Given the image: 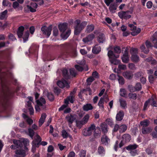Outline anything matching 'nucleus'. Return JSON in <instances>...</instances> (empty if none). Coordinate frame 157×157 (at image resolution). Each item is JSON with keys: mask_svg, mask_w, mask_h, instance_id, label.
Instances as JSON below:
<instances>
[{"mask_svg": "<svg viewBox=\"0 0 157 157\" xmlns=\"http://www.w3.org/2000/svg\"><path fill=\"white\" fill-rule=\"evenodd\" d=\"M76 115L69 114L65 117V119L70 128H72V124L76 119Z\"/></svg>", "mask_w": 157, "mask_h": 157, "instance_id": "7", "label": "nucleus"}, {"mask_svg": "<svg viewBox=\"0 0 157 157\" xmlns=\"http://www.w3.org/2000/svg\"><path fill=\"white\" fill-rule=\"evenodd\" d=\"M7 13V10H5L1 14L0 19L1 20L4 19L6 17Z\"/></svg>", "mask_w": 157, "mask_h": 157, "instance_id": "45", "label": "nucleus"}, {"mask_svg": "<svg viewBox=\"0 0 157 157\" xmlns=\"http://www.w3.org/2000/svg\"><path fill=\"white\" fill-rule=\"evenodd\" d=\"M138 146L136 144L129 145L126 147V149L129 151H132L136 150Z\"/></svg>", "mask_w": 157, "mask_h": 157, "instance_id": "31", "label": "nucleus"}, {"mask_svg": "<svg viewBox=\"0 0 157 157\" xmlns=\"http://www.w3.org/2000/svg\"><path fill=\"white\" fill-rule=\"evenodd\" d=\"M130 28L131 30L133 31L131 33V34L133 36H135L140 33L141 31L140 29L136 28V27L133 24H129L128 25Z\"/></svg>", "mask_w": 157, "mask_h": 157, "instance_id": "13", "label": "nucleus"}, {"mask_svg": "<svg viewBox=\"0 0 157 157\" xmlns=\"http://www.w3.org/2000/svg\"><path fill=\"white\" fill-rule=\"evenodd\" d=\"M108 55L109 59V61L111 63L117 65L120 63V61L116 59L119 57V55L116 56L112 51H109L108 52Z\"/></svg>", "mask_w": 157, "mask_h": 157, "instance_id": "4", "label": "nucleus"}, {"mask_svg": "<svg viewBox=\"0 0 157 157\" xmlns=\"http://www.w3.org/2000/svg\"><path fill=\"white\" fill-rule=\"evenodd\" d=\"M122 62L125 63H127L129 60L128 55V49L126 48L125 49L124 54L121 58Z\"/></svg>", "mask_w": 157, "mask_h": 157, "instance_id": "14", "label": "nucleus"}, {"mask_svg": "<svg viewBox=\"0 0 157 157\" xmlns=\"http://www.w3.org/2000/svg\"><path fill=\"white\" fill-rule=\"evenodd\" d=\"M101 47L96 45L93 48L92 52L94 54H98L101 52Z\"/></svg>", "mask_w": 157, "mask_h": 157, "instance_id": "28", "label": "nucleus"}, {"mask_svg": "<svg viewBox=\"0 0 157 157\" xmlns=\"http://www.w3.org/2000/svg\"><path fill=\"white\" fill-rule=\"evenodd\" d=\"M114 0H104V2L107 6H109L114 2Z\"/></svg>", "mask_w": 157, "mask_h": 157, "instance_id": "55", "label": "nucleus"}, {"mask_svg": "<svg viewBox=\"0 0 157 157\" xmlns=\"http://www.w3.org/2000/svg\"><path fill=\"white\" fill-rule=\"evenodd\" d=\"M62 136L63 138H67L68 136V134L65 130H63L62 132Z\"/></svg>", "mask_w": 157, "mask_h": 157, "instance_id": "58", "label": "nucleus"}, {"mask_svg": "<svg viewBox=\"0 0 157 157\" xmlns=\"http://www.w3.org/2000/svg\"><path fill=\"white\" fill-rule=\"evenodd\" d=\"M46 117V115L45 113H43L39 121V126L40 127L45 121Z\"/></svg>", "mask_w": 157, "mask_h": 157, "instance_id": "25", "label": "nucleus"}, {"mask_svg": "<svg viewBox=\"0 0 157 157\" xmlns=\"http://www.w3.org/2000/svg\"><path fill=\"white\" fill-rule=\"evenodd\" d=\"M109 6V9L110 12L112 13H115L117 7V4L115 3L111 4Z\"/></svg>", "mask_w": 157, "mask_h": 157, "instance_id": "21", "label": "nucleus"}, {"mask_svg": "<svg viewBox=\"0 0 157 157\" xmlns=\"http://www.w3.org/2000/svg\"><path fill=\"white\" fill-rule=\"evenodd\" d=\"M131 54V59L134 62H138L140 60L139 57L137 55L138 53V49L136 48H132L130 50Z\"/></svg>", "mask_w": 157, "mask_h": 157, "instance_id": "5", "label": "nucleus"}, {"mask_svg": "<svg viewBox=\"0 0 157 157\" xmlns=\"http://www.w3.org/2000/svg\"><path fill=\"white\" fill-rule=\"evenodd\" d=\"M78 63L81 65V66L77 65L75 66V67L78 71H82L83 70L85 71L88 70V68L87 66V65L84 66L85 63V61L84 60L81 62H80L79 63Z\"/></svg>", "mask_w": 157, "mask_h": 157, "instance_id": "11", "label": "nucleus"}, {"mask_svg": "<svg viewBox=\"0 0 157 157\" xmlns=\"http://www.w3.org/2000/svg\"><path fill=\"white\" fill-rule=\"evenodd\" d=\"M120 95L122 97H125L126 95V91L124 89H120Z\"/></svg>", "mask_w": 157, "mask_h": 157, "instance_id": "52", "label": "nucleus"}, {"mask_svg": "<svg viewBox=\"0 0 157 157\" xmlns=\"http://www.w3.org/2000/svg\"><path fill=\"white\" fill-rule=\"evenodd\" d=\"M41 31L44 34L46 35L47 37H48L51 34L52 30V25H50L48 27L45 26H43L41 29Z\"/></svg>", "mask_w": 157, "mask_h": 157, "instance_id": "9", "label": "nucleus"}, {"mask_svg": "<svg viewBox=\"0 0 157 157\" xmlns=\"http://www.w3.org/2000/svg\"><path fill=\"white\" fill-rule=\"evenodd\" d=\"M94 29V26L93 25H90L87 26L86 32L89 33L92 32Z\"/></svg>", "mask_w": 157, "mask_h": 157, "instance_id": "35", "label": "nucleus"}, {"mask_svg": "<svg viewBox=\"0 0 157 157\" xmlns=\"http://www.w3.org/2000/svg\"><path fill=\"white\" fill-rule=\"evenodd\" d=\"M86 151L84 150H82L80 151L79 155V157H86Z\"/></svg>", "mask_w": 157, "mask_h": 157, "instance_id": "53", "label": "nucleus"}, {"mask_svg": "<svg viewBox=\"0 0 157 157\" xmlns=\"http://www.w3.org/2000/svg\"><path fill=\"white\" fill-rule=\"evenodd\" d=\"M57 84V85L61 88L66 87V88H68L70 87L68 83L63 79L58 81Z\"/></svg>", "mask_w": 157, "mask_h": 157, "instance_id": "16", "label": "nucleus"}, {"mask_svg": "<svg viewBox=\"0 0 157 157\" xmlns=\"http://www.w3.org/2000/svg\"><path fill=\"white\" fill-rule=\"evenodd\" d=\"M24 30V27L23 26H20L18 28L17 33L19 38H21L23 35V32Z\"/></svg>", "mask_w": 157, "mask_h": 157, "instance_id": "24", "label": "nucleus"}, {"mask_svg": "<svg viewBox=\"0 0 157 157\" xmlns=\"http://www.w3.org/2000/svg\"><path fill=\"white\" fill-rule=\"evenodd\" d=\"M80 23V21L79 20H76L75 22V28L74 33L75 35H78L79 34L81 31L78 30L80 28V26L79 25Z\"/></svg>", "mask_w": 157, "mask_h": 157, "instance_id": "17", "label": "nucleus"}, {"mask_svg": "<svg viewBox=\"0 0 157 157\" xmlns=\"http://www.w3.org/2000/svg\"><path fill=\"white\" fill-rule=\"evenodd\" d=\"M127 129V126L125 124H122L120 126L119 132L123 133L125 132Z\"/></svg>", "mask_w": 157, "mask_h": 157, "instance_id": "41", "label": "nucleus"}, {"mask_svg": "<svg viewBox=\"0 0 157 157\" xmlns=\"http://www.w3.org/2000/svg\"><path fill=\"white\" fill-rule=\"evenodd\" d=\"M69 71L70 75H71L74 76H75L76 75V73L74 69L71 68L70 69Z\"/></svg>", "mask_w": 157, "mask_h": 157, "instance_id": "57", "label": "nucleus"}, {"mask_svg": "<svg viewBox=\"0 0 157 157\" xmlns=\"http://www.w3.org/2000/svg\"><path fill=\"white\" fill-rule=\"evenodd\" d=\"M135 88L136 91L141 90L142 88V86L141 84L140 83H136L135 86Z\"/></svg>", "mask_w": 157, "mask_h": 157, "instance_id": "50", "label": "nucleus"}, {"mask_svg": "<svg viewBox=\"0 0 157 157\" xmlns=\"http://www.w3.org/2000/svg\"><path fill=\"white\" fill-rule=\"evenodd\" d=\"M149 123V121L147 120H145L143 121H141L140 123V124L143 127L147 126Z\"/></svg>", "mask_w": 157, "mask_h": 157, "instance_id": "43", "label": "nucleus"}, {"mask_svg": "<svg viewBox=\"0 0 157 157\" xmlns=\"http://www.w3.org/2000/svg\"><path fill=\"white\" fill-rule=\"evenodd\" d=\"M53 35L55 36H57L58 34V30L56 27H54L53 28Z\"/></svg>", "mask_w": 157, "mask_h": 157, "instance_id": "63", "label": "nucleus"}, {"mask_svg": "<svg viewBox=\"0 0 157 157\" xmlns=\"http://www.w3.org/2000/svg\"><path fill=\"white\" fill-rule=\"evenodd\" d=\"M28 132L29 135L32 139H33L34 134V131L32 129L29 128L28 129Z\"/></svg>", "mask_w": 157, "mask_h": 157, "instance_id": "48", "label": "nucleus"}, {"mask_svg": "<svg viewBox=\"0 0 157 157\" xmlns=\"http://www.w3.org/2000/svg\"><path fill=\"white\" fill-rule=\"evenodd\" d=\"M129 98L134 100L136 99L137 98V95L136 94L129 93L128 94Z\"/></svg>", "mask_w": 157, "mask_h": 157, "instance_id": "51", "label": "nucleus"}, {"mask_svg": "<svg viewBox=\"0 0 157 157\" xmlns=\"http://www.w3.org/2000/svg\"><path fill=\"white\" fill-rule=\"evenodd\" d=\"M128 67L129 69L132 70H135L136 69L135 64L133 63H129L128 65Z\"/></svg>", "mask_w": 157, "mask_h": 157, "instance_id": "49", "label": "nucleus"}, {"mask_svg": "<svg viewBox=\"0 0 157 157\" xmlns=\"http://www.w3.org/2000/svg\"><path fill=\"white\" fill-rule=\"evenodd\" d=\"M83 109L85 111H88L93 109V107L92 105L90 104H87L84 105L83 107Z\"/></svg>", "mask_w": 157, "mask_h": 157, "instance_id": "30", "label": "nucleus"}, {"mask_svg": "<svg viewBox=\"0 0 157 157\" xmlns=\"http://www.w3.org/2000/svg\"><path fill=\"white\" fill-rule=\"evenodd\" d=\"M12 6L13 7L16 9L19 6V4L18 2L15 1L13 2Z\"/></svg>", "mask_w": 157, "mask_h": 157, "instance_id": "64", "label": "nucleus"}, {"mask_svg": "<svg viewBox=\"0 0 157 157\" xmlns=\"http://www.w3.org/2000/svg\"><path fill=\"white\" fill-rule=\"evenodd\" d=\"M98 153L101 155H103L105 154V150L104 147L101 146H99L98 148Z\"/></svg>", "mask_w": 157, "mask_h": 157, "instance_id": "38", "label": "nucleus"}, {"mask_svg": "<svg viewBox=\"0 0 157 157\" xmlns=\"http://www.w3.org/2000/svg\"><path fill=\"white\" fill-rule=\"evenodd\" d=\"M94 35L93 34H90L86 37L83 39L82 40L85 43H87L93 39L94 38Z\"/></svg>", "mask_w": 157, "mask_h": 157, "instance_id": "20", "label": "nucleus"}, {"mask_svg": "<svg viewBox=\"0 0 157 157\" xmlns=\"http://www.w3.org/2000/svg\"><path fill=\"white\" fill-rule=\"evenodd\" d=\"M101 141L102 144L107 145L110 142V140L106 136L104 135L101 137Z\"/></svg>", "mask_w": 157, "mask_h": 157, "instance_id": "29", "label": "nucleus"}, {"mask_svg": "<svg viewBox=\"0 0 157 157\" xmlns=\"http://www.w3.org/2000/svg\"><path fill=\"white\" fill-rule=\"evenodd\" d=\"M87 24V22L86 21H83L81 24L80 23L79 24L80 26V29H78V30L80 31H82V30L84 29L85 27L86 26Z\"/></svg>", "mask_w": 157, "mask_h": 157, "instance_id": "42", "label": "nucleus"}, {"mask_svg": "<svg viewBox=\"0 0 157 157\" xmlns=\"http://www.w3.org/2000/svg\"><path fill=\"white\" fill-rule=\"evenodd\" d=\"M43 94L44 96H47L49 100L50 101H52L54 99V97L52 94L48 93L47 90H46L44 91Z\"/></svg>", "mask_w": 157, "mask_h": 157, "instance_id": "22", "label": "nucleus"}, {"mask_svg": "<svg viewBox=\"0 0 157 157\" xmlns=\"http://www.w3.org/2000/svg\"><path fill=\"white\" fill-rule=\"evenodd\" d=\"M58 27L60 31L62 33L61 35L62 38L64 40L67 39L71 33L70 30H68L65 33H64L67 28V24L63 23L60 24L59 25Z\"/></svg>", "mask_w": 157, "mask_h": 157, "instance_id": "2", "label": "nucleus"}, {"mask_svg": "<svg viewBox=\"0 0 157 157\" xmlns=\"http://www.w3.org/2000/svg\"><path fill=\"white\" fill-rule=\"evenodd\" d=\"M14 145H12L10 146V148L12 149L15 150L17 148H21L23 146V143L25 147L29 144V141L27 139H24L22 141L20 140H13Z\"/></svg>", "mask_w": 157, "mask_h": 157, "instance_id": "1", "label": "nucleus"}, {"mask_svg": "<svg viewBox=\"0 0 157 157\" xmlns=\"http://www.w3.org/2000/svg\"><path fill=\"white\" fill-rule=\"evenodd\" d=\"M104 98H101L99 101L98 103V105L99 106V108L102 110H103L104 109Z\"/></svg>", "mask_w": 157, "mask_h": 157, "instance_id": "37", "label": "nucleus"}, {"mask_svg": "<svg viewBox=\"0 0 157 157\" xmlns=\"http://www.w3.org/2000/svg\"><path fill=\"white\" fill-rule=\"evenodd\" d=\"M121 106L123 108H126L127 107V104L125 100L122 98H120L119 99Z\"/></svg>", "mask_w": 157, "mask_h": 157, "instance_id": "36", "label": "nucleus"}, {"mask_svg": "<svg viewBox=\"0 0 157 157\" xmlns=\"http://www.w3.org/2000/svg\"><path fill=\"white\" fill-rule=\"evenodd\" d=\"M37 7V4L35 2L31 3L30 5H27L25 7V10L30 11L31 12H34L36 11V9Z\"/></svg>", "mask_w": 157, "mask_h": 157, "instance_id": "15", "label": "nucleus"}, {"mask_svg": "<svg viewBox=\"0 0 157 157\" xmlns=\"http://www.w3.org/2000/svg\"><path fill=\"white\" fill-rule=\"evenodd\" d=\"M2 5L4 6H7L8 5L11 6V3L6 0H4L2 2Z\"/></svg>", "mask_w": 157, "mask_h": 157, "instance_id": "56", "label": "nucleus"}, {"mask_svg": "<svg viewBox=\"0 0 157 157\" xmlns=\"http://www.w3.org/2000/svg\"><path fill=\"white\" fill-rule=\"evenodd\" d=\"M68 106V104H65L61 106L60 108L59 109V111H60L64 110Z\"/></svg>", "mask_w": 157, "mask_h": 157, "instance_id": "60", "label": "nucleus"}, {"mask_svg": "<svg viewBox=\"0 0 157 157\" xmlns=\"http://www.w3.org/2000/svg\"><path fill=\"white\" fill-rule=\"evenodd\" d=\"M140 48L142 50V51L144 52L146 54H147L149 52V49H147V48L146 49L145 45L144 44L142 45L140 47Z\"/></svg>", "mask_w": 157, "mask_h": 157, "instance_id": "46", "label": "nucleus"}, {"mask_svg": "<svg viewBox=\"0 0 157 157\" xmlns=\"http://www.w3.org/2000/svg\"><path fill=\"white\" fill-rule=\"evenodd\" d=\"M118 82L120 84L122 85L124 83V79L122 76H118Z\"/></svg>", "mask_w": 157, "mask_h": 157, "instance_id": "54", "label": "nucleus"}, {"mask_svg": "<svg viewBox=\"0 0 157 157\" xmlns=\"http://www.w3.org/2000/svg\"><path fill=\"white\" fill-rule=\"evenodd\" d=\"M15 154L17 157H24L25 155V151L22 149H17L15 151Z\"/></svg>", "mask_w": 157, "mask_h": 157, "instance_id": "19", "label": "nucleus"}, {"mask_svg": "<svg viewBox=\"0 0 157 157\" xmlns=\"http://www.w3.org/2000/svg\"><path fill=\"white\" fill-rule=\"evenodd\" d=\"M90 118V116L89 114H86L83 117L82 119L80 121H76V124L77 127H81L83 125L86 124Z\"/></svg>", "mask_w": 157, "mask_h": 157, "instance_id": "10", "label": "nucleus"}, {"mask_svg": "<svg viewBox=\"0 0 157 157\" xmlns=\"http://www.w3.org/2000/svg\"><path fill=\"white\" fill-rule=\"evenodd\" d=\"M151 40L154 44V47L157 48V34H154L151 38Z\"/></svg>", "mask_w": 157, "mask_h": 157, "instance_id": "32", "label": "nucleus"}, {"mask_svg": "<svg viewBox=\"0 0 157 157\" xmlns=\"http://www.w3.org/2000/svg\"><path fill=\"white\" fill-rule=\"evenodd\" d=\"M97 40L99 43H103L105 40V35L104 34L101 33L97 38Z\"/></svg>", "mask_w": 157, "mask_h": 157, "instance_id": "27", "label": "nucleus"}, {"mask_svg": "<svg viewBox=\"0 0 157 157\" xmlns=\"http://www.w3.org/2000/svg\"><path fill=\"white\" fill-rule=\"evenodd\" d=\"M152 129L151 128L143 127L141 129L142 133L144 134H146L149 133L151 132Z\"/></svg>", "mask_w": 157, "mask_h": 157, "instance_id": "33", "label": "nucleus"}, {"mask_svg": "<svg viewBox=\"0 0 157 157\" xmlns=\"http://www.w3.org/2000/svg\"><path fill=\"white\" fill-rule=\"evenodd\" d=\"M128 89L130 92H134L136 91L135 86L134 87L132 85H129L128 86Z\"/></svg>", "mask_w": 157, "mask_h": 157, "instance_id": "59", "label": "nucleus"}, {"mask_svg": "<svg viewBox=\"0 0 157 157\" xmlns=\"http://www.w3.org/2000/svg\"><path fill=\"white\" fill-rule=\"evenodd\" d=\"M126 66L125 65L121 64L118 65L117 70L121 71V70H124L126 69Z\"/></svg>", "mask_w": 157, "mask_h": 157, "instance_id": "47", "label": "nucleus"}, {"mask_svg": "<svg viewBox=\"0 0 157 157\" xmlns=\"http://www.w3.org/2000/svg\"><path fill=\"white\" fill-rule=\"evenodd\" d=\"M124 116V112L122 111H120L116 115V120L118 121H121L123 119Z\"/></svg>", "mask_w": 157, "mask_h": 157, "instance_id": "23", "label": "nucleus"}, {"mask_svg": "<svg viewBox=\"0 0 157 157\" xmlns=\"http://www.w3.org/2000/svg\"><path fill=\"white\" fill-rule=\"evenodd\" d=\"M36 105L35 106V109L36 111L39 112L46 108V101L44 98L41 97L39 99L36 100Z\"/></svg>", "mask_w": 157, "mask_h": 157, "instance_id": "3", "label": "nucleus"}, {"mask_svg": "<svg viewBox=\"0 0 157 157\" xmlns=\"http://www.w3.org/2000/svg\"><path fill=\"white\" fill-rule=\"evenodd\" d=\"M29 33L28 31H27L25 33V34L23 37L24 42H25L28 40L29 36Z\"/></svg>", "mask_w": 157, "mask_h": 157, "instance_id": "40", "label": "nucleus"}, {"mask_svg": "<svg viewBox=\"0 0 157 157\" xmlns=\"http://www.w3.org/2000/svg\"><path fill=\"white\" fill-rule=\"evenodd\" d=\"M132 11H121L118 13V15L121 18L127 19L131 17V16L130 14H132Z\"/></svg>", "mask_w": 157, "mask_h": 157, "instance_id": "8", "label": "nucleus"}, {"mask_svg": "<svg viewBox=\"0 0 157 157\" xmlns=\"http://www.w3.org/2000/svg\"><path fill=\"white\" fill-rule=\"evenodd\" d=\"M145 44H146V47L147 49H149V48H150L152 46L151 45L150 42L148 40H147L146 41Z\"/></svg>", "mask_w": 157, "mask_h": 157, "instance_id": "62", "label": "nucleus"}, {"mask_svg": "<svg viewBox=\"0 0 157 157\" xmlns=\"http://www.w3.org/2000/svg\"><path fill=\"white\" fill-rule=\"evenodd\" d=\"M101 130L104 133H106L108 132V126L105 123L101 124L100 126Z\"/></svg>", "mask_w": 157, "mask_h": 157, "instance_id": "34", "label": "nucleus"}, {"mask_svg": "<svg viewBox=\"0 0 157 157\" xmlns=\"http://www.w3.org/2000/svg\"><path fill=\"white\" fill-rule=\"evenodd\" d=\"M149 104L151 105L152 106H155V107H157V104L155 100L153 98H151L149 99Z\"/></svg>", "mask_w": 157, "mask_h": 157, "instance_id": "39", "label": "nucleus"}, {"mask_svg": "<svg viewBox=\"0 0 157 157\" xmlns=\"http://www.w3.org/2000/svg\"><path fill=\"white\" fill-rule=\"evenodd\" d=\"M76 92V90L74 89L70 93V95L65 100V104H69V101L73 103L74 102V99L75 97V94Z\"/></svg>", "mask_w": 157, "mask_h": 157, "instance_id": "12", "label": "nucleus"}, {"mask_svg": "<svg viewBox=\"0 0 157 157\" xmlns=\"http://www.w3.org/2000/svg\"><path fill=\"white\" fill-rule=\"evenodd\" d=\"M63 74V76L66 78H69V75L67 69H64L62 71Z\"/></svg>", "mask_w": 157, "mask_h": 157, "instance_id": "44", "label": "nucleus"}, {"mask_svg": "<svg viewBox=\"0 0 157 157\" xmlns=\"http://www.w3.org/2000/svg\"><path fill=\"white\" fill-rule=\"evenodd\" d=\"M123 76L127 79H131L133 77V74L132 72L130 71H127L123 73Z\"/></svg>", "mask_w": 157, "mask_h": 157, "instance_id": "18", "label": "nucleus"}, {"mask_svg": "<svg viewBox=\"0 0 157 157\" xmlns=\"http://www.w3.org/2000/svg\"><path fill=\"white\" fill-rule=\"evenodd\" d=\"M114 50L115 53L119 54L121 52L120 48L118 46H117L114 48Z\"/></svg>", "mask_w": 157, "mask_h": 157, "instance_id": "61", "label": "nucleus"}, {"mask_svg": "<svg viewBox=\"0 0 157 157\" xmlns=\"http://www.w3.org/2000/svg\"><path fill=\"white\" fill-rule=\"evenodd\" d=\"M131 139L130 136L128 134H124L122 136V140L125 143L129 142Z\"/></svg>", "mask_w": 157, "mask_h": 157, "instance_id": "26", "label": "nucleus"}, {"mask_svg": "<svg viewBox=\"0 0 157 157\" xmlns=\"http://www.w3.org/2000/svg\"><path fill=\"white\" fill-rule=\"evenodd\" d=\"M96 126L94 124H91L88 128H85L83 131V134L85 136L91 135L95 130Z\"/></svg>", "mask_w": 157, "mask_h": 157, "instance_id": "6", "label": "nucleus"}]
</instances>
